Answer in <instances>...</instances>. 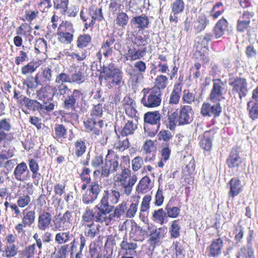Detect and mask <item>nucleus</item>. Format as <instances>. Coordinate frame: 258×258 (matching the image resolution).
Wrapping results in <instances>:
<instances>
[{"label":"nucleus","instance_id":"nucleus-50","mask_svg":"<svg viewBox=\"0 0 258 258\" xmlns=\"http://www.w3.org/2000/svg\"><path fill=\"white\" fill-rule=\"evenodd\" d=\"M71 83H75L80 84L84 82V77L80 72H75V73L70 75Z\"/></svg>","mask_w":258,"mask_h":258},{"label":"nucleus","instance_id":"nucleus-24","mask_svg":"<svg viewBox=\"0 0 258 258\" xmlns=\"http://www.w3.org/2000/svg\"><path fill=\"white\" fill-rule=\"evenodd\" d=\"M147 229L150 231L149 234V240L154 244L157 243L159 242L161 238L162 237L161 231L163 230L162 228H160L159 229L154 228L152 229L150 226H148Z\"/></svg>","mask_w":258,"mask_h":258},{"label":"nucleus","instance_id":"nucleus-48","mask_svg":"<svg viewBox=\"0 0 258 258\" xmlns=\"http://www.w3.org/2000/svg\"><path fill=\"white\" fill-rule=\"evenodd\" d=\"M201 147L205 150L209 151L212 147L211 139L208 136L205 135L200 143Z\"/></svg>","mask_w":258,"mask_h":258},{"label":"nucleus","instance_id":"nucleus-31","mask_svg":"<svg viewBox=\"0 0 258 258\" xmlns=\"http://www.w3.org/2000/svg\"><path fill=\"white\" fill-rule=\"evenodd\" d=\"M18 248L15 244L7 245L5 250L2 251V256L10 257L15 256L18 251Z\"/></svg>","mask_w":258,"mask_h":258},{"label":"nucleus","instance_id":"nucleus-47","mask_svg":"<svg viewBox=\"0 0 258 258\" xmlns=\"http://www.w3.org/2000/svg\"><path fill=\"white\" fill-rule=\"evenodd\" d=\"M35 49L38 52H44L47 50V41L43 38H39L36 41Z\"/></svg>","mask_w":258,"mask_h":258},{"label":"nucleus","instance_id":"nucleus-41","mask_svg":"<svg viewBox=\"0 0 258 258\" xmlns=\"http://www.w3.org/2000/svg\"><path fill=\"white\" fill-rule=\"evenodd\" d=\"M128 21V17L126 13L123 12L119 13L116 19V24L122 27H124Z\"/></svg>","mask_w":258,"mask_h":258},{"label":"nucleus","instance_id":"nucleus-8","mask_svg":"<svg viewBox=\"0 0 258 258\" xmlns=\"http://www.w3.org/2000/svg\"><path fill=\"white\" fill-rule=\"evenodd\" d=\"M221 112L222 108L219 103L213 105L209 103H204L201 110V113L203 116H214L215 118L219 116Z\"/></svg>","mask_w":258,"mask_h":258},{"label":"nucleus","instance_id":"nucleus-2","mask_svg":"<svg viewBox=\"0 0 258 258\" xmlns=\"http://www.w3.org/2000/svg\"><path fill=\"white\" fill-rule=\"evenodd\" d=\"M101 75L106 79H112L116 85H119L122 82V73L119 69L114 68V66H99Z\"/></svg>","mask_w":258,"mask_h":258},{"label":"nucleus","instance_id":"nucleus-11","mask_svg":"<svg viewBox=\"0 0 258 258\" xmlns=\"http://www.w3.org/2000/svg\"><path fill=\"white\" fill-rule=\"evenodd\" d=\"M86 130L87 132H91L95 135H99L100 129L102 127L103 122L102 120H97L94 117L88 118L84 121Z\"/></svg>","mask_w":258,"mask_h":258},{"label":"nucleus","instance_id":"nucleus-46","mask_svg":"<svg viewBox=\"0 0 258 258\" xmlns=\"http://www.w3.org/2000/svg\"><path fill=\"white\" fill-rule=\"evenodd\" d=\"M180 92L181 89L180 88H178V86H174V90L170 95V103L177 104L178 102Z\"/></svg>","mask_w":258,"mask_h":258},{"label":"nucleus","instance_id":"nucleus-58","mask_svg":"<svg viewBox=\"0 0 258 258\" xmlns=\"http://www.w3.org/2000/svg\"><path fill=\"white\" fill-rule=\"evenodd\" d=\"M143 164V158L140 156L136 157L132 160V168L134 171L140 169Z\"/></svg>","mask_w":258,"mask_h":258},{"label":"nucleus","instance_id":"nucleus-60","mask_svg":"<svg viewBox=\"0 0 258 258\" xmlns=\"http://www.w3.org/2000/svg\"><path fill=\"white\" fill-rule=\"evenodd\" d=\"M23 48L26 51H21L20 52V55L16 57L15 61L17 64L23 62L28 57L27 53L28 52V48L24 46H23Z\"/></svg>","mask_w":258,"mask_h":258},{"label":"nucleus","instance_id":"nucleus-28","mask_svg":"<svg viewBox=\"0 0 258 258\" xmlns=\"http://www.w3.org/2000/svg\"><path fill=\"white\" fill-rule=\"evenodd\" d=\"M120 247L122 249L126 251V254H127V251L131 255H134L136 253L135 249L137 247L136 243L131 242H128L126 240H123L120 243Z\"/></svg>","mask_w":258,"mask_h":258},{"label":"nucleus","instance_id":"nucleus-33","mask_svg":"<svg viewBox=\"0 0 258 258\" xmlns=\"http://www.w3.org/2000/svg\"><path fill=\"white\" fill-rule=\"evenodd\" d=\"M136 102H132L131 104L130 103V105L127 106V107H125V113L126 114L130 117L132 118H134L135 120L138 121V119L140 118L138 111L135 108Z\"/></svg>","mask_w":258,"mask_h":258},{"label":"nucleus","instance_id":"nucleus-3","mask_svg":"<svg viewBox=\"0 0 258 258\" xmlns=\"http://www.w3.org/2000/svg\"><path fill=\"white\" fill-rule=\"evenodd\" d=\"M107 196V195H103L100 203L95 207V209L98 210L96 217V222L103 223L105 221L106 215L111 212L114 208L113 206L109 204Z\"/></svg>","mask_w":258,"mask_h":258},{"label":"nucleus","instance_id":"nucleus-53","mask_svg":"<svg viewBox=\"0 0 258 258\" xmlns=\"http://www.w3.org/2000/svg\"><path fill=\"white\" fill-rule=\"evenodd\" d=\"M96 216L97 214H95L92 210L87 208L82 216V218L85 222H89L91 221L93 219L96 221Z\"/></svg>","mask_w":258,"mask_h":258},{"label":"nucleus","instance_id":"nucleus-45","mask_svg":"<svg viewBox=\"0 0 258 258\" xmlns=\"http://www.w3.org/2000/svg\"><path fill=\"white\" fill-rule=\"evenodd\" d=\"M167 78L166 76L160 75L156 79V85L153 88H157L161 91V89H164L167 85Z\"/></svg>","mask_w":258,"mask_h":258},{"label":"nucleus","instance_id":"nucleus-29","mask_svg":"<svg viewBox=\"0 0 258 258\" xmlns=\"http://www.w3.org/2000/svg\"><path fill=\"white\" fill-rule=\"evenodd\" d=\"M137 128V125L134 124L133 121L128 120L123 129L121 131L122 136H127L133 134Z\"/></svg>","mask_w":258,"mask_h":258},{"label":"nucleus","instance_id":"nucleus-30","mask_svg":"<svg viewBox=\"0 0 258 258\" xmlns=\"http://www.w3.org/2000/svg\"><path fill=\"white\" fill-rule=\"evenodd\" d=\"M57 35L58 36V40L62 43L66 44H70L73 40V34L70 32L58 31Z\"/></svg>","mask_w":258,"mask_h":258},{"label":"nucleus","instance_id":"nucleus-35","mask_svg":"<svg viewBox=\"0 0 258 258\" xmlns=\"http://www.w3.org/2000/svg\"><path fill=\"white\" fill-rule=\"evenodd\" d=\"M172 14H178L184 9V3L182 0H176L171 6Z\"/></svg>","mask_w":258,"mask_h":258},{"label":"nucleus","instance_id":"nucleus-39","mask_svg":"<svg viewBox=\"0 0 258 258\" xmlns=\"http://www.w3.org/2000/svg\"><path fill=\"white\" fill-rule=\"evenodd\" d=\"M35 217V212L34 211H30L24 215L22 222L26 226H30L34 222Z\"/></svg>","mask_w":258,"mask_h":258},{"label":"nucleus","instance_id":"nucleus-57","mask_svg":"<svg viewBox=\"0 0 258 258\" xmlns=\"http://www.w3.org/2000/svg\"><path fill=\"white\" fill-rule=\"evenodd\" d=\"M87 226L89 229L88 231L86 232V235L92 238L94 237L99 232V226H96L93 223Z\"/></svg>","mask_w":258,"mask_h":258},{"label":"nucleus","instance_id":"nucleus-34","mask_svg":"<svg viewBox=\"0 0 258 258\" xmlns=\"http://www.w3.org/2000/svg\"><path fill=\"white\" fill-rule=\"evenodd\" d=\"M179 220L172 221L171 225L169 228V233L171 238H176L180 236V226L178 224Z\"/></svg>","mask_w":258,"mask_h":258},{"label":"nucleus","instance_id":"nucleus-22","mask_svg":"<svg viewBox=\"0 0 258 258\" xmlns=\"http://www.w3.org/2000/svg\"><path fill=\"white\" fill-rule=\"evenodd\" d=\"M209 23V21L206 16H200L194 23V29L196 32L200 33L205 29Z\"/></svg>","mask_w":258,"mask_h":258},{"label":"nucleus","instance_id":"nucleus-18","mask_svg":"<svg viewBox=\"0 0 258 258\" xmlns=\"http://www.w3.org/2000/svg\"><path fill=\"white\" fill-rule=\"evenodd\" d=\"M230 190L228 192L229 198H234L241 191L242 185L241 181L237 178H232L229 181Z\"/></svg>","mask_w":258,"mask_h":258},{"label":"nucleus","instance_id":"nucleus-38","mask_svg":"<svg viewBox=\"0 0 258 258\" xmlns=\"http://www.w3.org/2000/svg\"><path fill=\"white\" fill-rule=\"evenodd\" d=\"M70 237L69 232H61L56 234L55 240L57 243L61 244L68 242L70 240Z\"/></svg>","mask_w":258,"mask_h":258},{"label":"nucleus","instance_id":"nucleus-56","mask_svg":"<svg viewBox=\"0 0 258 258\" xmlns=\"http://www.w3.org/2000/svg\"><path fill=\"white\" fill-rule=\"evenodd\" d=\"M90 14L92 16V19L94 20L101 21L103 19L101 8H96L95 9L90 10Z\"/></svg>","mask_w":258,"mask_h":258},{"label":"nucleus","instance_id":"nucleus-16","mask_svg":"<svg viewBox=\"0 0 258 258\" xmlns=\"http://www.w3.org/2000/svg\"><path fill=\"white\" fill-rule=\"evenodd\" d=\"M226 163L229 168L238 167L242 163V159L239 156L237 150L233 148L228 156Z\"/></svg>","mask_w":258,"mask_h":258},{"label":"nucleus","instance_id":"nucleus-1","mask_svg":"<svg viewBox=\"0 0 258 258\" xmlns=\"http://www.w3.org/2000/svg\"><path fill=\"white\" fill-rule=\"evenodd\" d=\"M167 109H168L167 126L170 130H174L177 124L178 125L189 124L193 121L194 112L189 105L183 106L179 111H178V109H174L172 112V109L171 111L168 108Z\"/></svg>","mask_w":258,"mask_h":258},{"label":"nucleus","instance_id":"nucleus-27","mask_svg":"<svg viewBox=\"0 0 258 258\" xmlns=\"http://www.w3.org/2000/svg\"><path fill=\"white\" fill-rule=\"evenodd\" d=\"M151 182L149 177L145 176L143 177L140 181L138 184L136 190L138 192L144 193L146 192L147 189L149 188Z\"/></svg>","mask_w":258,"mask_h":258},{"label":"nucleus","instance_id":"nucleus-42","mask_svg":"<svg viewBox=\"0 0 258 258\" xmlns=\"http://www.w3.org/2000/svg\"><path fill=\"white\" fill-rule=\"evenodd\" d=\"M167 216L172 218H176L179 213L180 209L177 207H171L170 202L165 207Z\"/></svg>","mask_w":258,"mask_h":258},{"label":"nucleus","instance_id":"nucleus-17","mask_svg":"<svg viewBox=\"0 0 258 258\" xmlns=\"http://www.w3.org/2000/svg\"><path fill=\"white\" fill-rule=\"evenodd\" d=\"M228 24L227 21L224 18L217 22L213 28L214 33L216 38L221 37L225 32L229 31Z\"/></svg>","mask_w":258,"mask_h":258},{"label":"nucleus","instance_id":"nucleus-23","mask_svg":"<svg viewBox=\"0 0 258 258\" xmlns=\"http://www.w3.org/2000/svg\"><path fill=\"white\" fill-rule=\"evenodd\" d=\"M131 236L136 241H141L144 240L143 236L142 228L138 225L136 223L132 225L130 231Z\"/></svg>","mask_w":258,"mask_h":258},{"label":"nucleus","instance_id":"nucleus-44","mask_svg":"<svg viewBox=\"0 0 258 258\" xmlns=\"http://www.w3.org/2000/svg\"><path fill=\"white\" fill-rule=\"evenodd\" d=\"M55 138H64L67 134V129L62 124H56L54 127Z\"/></svg>","mask_w":258,"mask_h":258},{"label":"nucleus","instance_id":"nucleus-55","mask_svg":"<svg viewBox=\"0 0 258 258\" xmlns=\"http://www.w3.org/2000/svg\"><path fill=\"white\" fill-rule=\"evenodd\" d=\"M171 248L175 250L173 258H181L183 256V250L181 246L178 245V242H174L171 246Z\"/></svg>","mask_w":258,"mask_h":258},{"label":"nucleus","instance_id":"nucleus-25","mask_svg":"<svg viewBox=\"0 0 258 258\" xmlns=\"http://www.w3.org/2000/svg\"><path fill=\"white\" fill-rule=\"evenodd\" d=\"M237 258H253L254 257V251L249 244L246 247H242L240 250L238 252L237 254Z\"/></svg>","mask_w":258,"mask_h":258},{"label":"nucleus","instance_id":"nucleus-13","mask_svg":"<svg viewBox=\"0 0 258 258\" xmlns=\"http://www.w3.org/2000/svg\"><path fill=\"white\" fill-rule=\"evenodd\" d=\"M118 167V162L114 159L105 161L101 168V176L108 177L110 173L117 171Z\"/></svg>","mask_w":258,"mask_h":258},{"label":"nucleus","instance_id":"nucleus-7","mask_svg":"<svg viewBox=\"0 0 258 258\" xmlns=\"http://www.w3.org/2000/svg\"><path fill=\"white\" fill-rule=\"evenodd\" d=\"M72 218V213L68 210L62 215L58 214L57 217L53 221L55 228L58 230L67 229L69 224H71Z\"/></svg>","mask_w":258,"mask_h":258},{"label":"nucleus","instance_id":"nucleus-59","mask_svg":"<svg viewBox=\"0 0 258 258\" xmlns=\"http://www.w3.org/2000/svg\"><path fill=\"white\" fill-rule=\"evenodd\" d=\"M30 200V197L28 195H23L19 198L17 204L20 207L24 208L29 204Z\"/></svg>","mask_w":258,"mask_h":258},{"label":"nucleus","instance_id":"nucleus-5","mask_svg":"<svg viewBox=\"0 0 258 258\" xmlns=\"http://www.w3.org/2000/svg\"><path fill=\"white\" fill-rule=\"evenodd\" d=\"M229 85L232 87V91L238 93L239 98L246 96L247 92V83L245 79L236 77L230 79Z\"/></svg>","mask_w":258,"mask_h":258},{"label":"nucleus","instance_id":"nucleus-12","mask_svg":"<svg viewBox=\"0 0 258 258\" xmlns=\"http://www.w3.org/2000/svg\"><path fill=\"white\" fill-rule=\"evenodd\" d=\"M81 98H83V94L78 90H74L72 94L66 98L64 101V108L75 110L76 103Z\"/></svg>","mask_w":258,"mask_h":258},{"label":"nucleus","instance_id":"nucleus-36","mask_svg":"<svg viewBox=\"0 0 258 258\" xmlns=\"http://www.w3.org/2000/svg\"><path fill=\"white\" fill-rule=\"evenodd\" d=\"M75 154L78 157H81L86 152V146L84 142L77 140L75 143Z\"/></svg>","mask_w":258,"mask_h":258},{"label":"nucleus","instance_id":"nucleus-10","mask_svg":"<svg viewBox=\"0 0 258 258\" xmlns=\"http://www.w3.org/2000/svg\"><path fill=\"white\" fill-rule=\"evenodd\" d=\"M224 84L219 79L213 80V86L210 93V98L214 101L221 100L224 99L223 97Z\"/></svg>","mask_w":258,"mask_h":258},{"label":"nucleus","instance_id":"nucleus-19","mask_svg":"<svg viewBox=\"0 0 258 258\" xmlns=\"http://www.w3.org/2000/svg\"><path fill=\"white\" fill-rule=\"evenodd\" d=\"M250 14L248 12H244L241 17L237 21V30L238 32H243L249 27L250 23Z\"/></svg>","mask_w":258,"mask_h":258},{"label":"nucleus","instance_id":"nucleus-62","mask_svg":"<svg viewBox=\"0 0 258 258\" xmlns=\"http://www.w3.org/2000/svg\"><path fill=\"white\" fill-rule=\"evenodd\" d=\"M103 163V157L102 155H96L91 161V165L94 168L99 167Z\"/></svg>","mask_w":258,"mask_h":258},{"label":"nucleus","instance_id":"nucleus-20","mask_svg":"<svg viewBox=\"0 0 258 258\" xmlns=\"http://www.w3.org/2000/svg\"><path fill=\"white\" fill-rule=\"evenodd\" d=\"M223 245L222 240L219 238L213 241L209 246V256H217L221 251V249Z\"/></svg>","mask_w":258,"mask_h":258},{"label":"nucleus","instance_id":"nucleus-40","mask_svg":"<svg viewBox=\"0 0 258 258\" xmlns=\"http://www.w3.org/2000/svg\"><path fill=\"white\" fill-rule=\"evenodd\" d=\"M153 217L155 220L158 221L161 224H163L165 218H167V216L166 212L163 209H160L154 211Z\"/></svg>","mask_w":258,"mask_h":258},{"label":"nucleus","instance_id":"nucleus-63","mask_svg":"<svg viewBox=\"0 0 258 258\" xmlns=\"http://www.w3.org/2000/svg\"><path fill=\"white\" fill-rule=\"evenodd\" d=\"M151 200V196H145L143 199L141 207V212H144L149 208V203Z\"/></svg>","mask_w":258,"mask_h":258},{"label":"nucleus","instance_id":"nucleus-49","mask_svg":"<svg viewBox=\"0 0 258 258\" xmlns=\"http://www.w3.org/2000/svg\"><path fill=\"white\" fill-rule=\"evenodd\" d=\"M101 187L99 186L97 181L91 182L89 185V190L92 195L97 198L101 191Z\"/></svg>","mask_w":258,"mask_h":258},{"label":"nucleus","instance_id":"nucleus-51","mask_svg":"<svg viewBox=\"0 0 258 258\" xmlns=\"http://www.w3.org/2000/svg\"><path fill=\"white\" fill-rule=\"evenodd\" d=\"M70 32L73 34L74 32L73 24L69 22H62L59 26L57 31Z\"/></svg>","mask_w":258,"mask_h":258},{"label":"nucleus","instance_id":"nucleus-37","mask_svg":"<svg viewBox=\"0 0 258 258\" xmlns=\"http://www.w3.org/2000/svg\"><path fill=\"white\" fill-rule=\"evenodd\" d=\"M91 41V37L89 34L80 35L78 38L77 46L81 48L85 47Z\"/></svg>","mask_w":258,"mask_h":258},{"label":"nucleus","instance_id":"nucleus-4","mask_svg":"<svg viewBox=\"0 0 258 258\" xmlns=\"http://www.w3.org/2000/svg\"><path fill=\"white\" fill-rule=\"evenodd\" d=\"M161 91L158 89L152 88L147 98L146 96L144 95L141 99V103L146 107H157L160 105L161 102Z\"/></svg>","mask_w":258,"mask_h":258},{"label":"nucleus","instance_id":"nucleus-21","mask_svg":"<svg viewBox=\"0 0 258 258\" xmlns=\"http://www.w3.org/2000/svg\"><path fill=\"white\" fill-rule=\"evenodd\" d=\"M27 172V175L30 174V171L28 169L27 166L24 162L18 164L14 171V174L16 178L19 181H23L26 178L23 176V174Z\"/></svg>","mask_w":258,"mask_h":258},{"label":"nucleus","instance_id":"nucleus-64","mask_svg":"<svg viewBox=\"0 0 258 258\" xmlns=\"http://www.w3.org/2000/svg\"><path fill=\"white\" fill-rule=\"evenodd\" d=\"M55 82L57 83H59L60 82L71 83L70 76L67 75L66 73H62L57 76Z\"/></svg>","mask_w":258,"mask_h":258},{"label":"nucleus","instance_id":"nucleus-9","mask_svg":"<svg viewBox=\"0 0 258 258\" xmlns=\"http://www.w3.org/2000/svg\"><path fill=\"white\" fill-rule=\"evenodd\" d=\"M146 66H128L126 71L131 76L133 82L135 83H141L143 79L142 72H145Z\"/></svg>","mask_w":258,"mask_h":258},{"label":"nucleus","instance_id":"nucleus-14","mask_svg":"<svg viewBox=\"0 0 258 258\" xmlns=\"http://www.w3.org/2000/svg\"><path fill=\"white\" fill-rule=\"evenodd\" d=\"M52 221V216L48 212L40 213L38 218L37 227L42 231H45L49 228Z\"/></svg>","mask_w":258,"mask_h":258},{"label":"nucleus","instance_id":"nucleus-6","mask_svg":"<svg viewBox=\"0 0 258 258\" xmlns=\"http://www.w3.org/2000/svg\"><path fill=\"white\" fill-rule=\"evenodd\" d=\"M144 119L145 123L156 126L155 128L152 131V136H155L160 125L161 115L159 111H149L144 114Z\"/></svg>","mask_w":258,"mask_h":258},{"label":"nucleus","instance_id":"nucleus-26","mask_svg":"<svg viewBox=\"0 0 258 258\" xmlns=\"http://www.w3.org/2000/svg\"><path fill=\"white\" fill-rule=\"evenodd\" d=\"M213 38V35L212 34L210 33H206L205 35H201L197 37L196 42L201 45V47H203L204 49L208 50V43Z\"/></svg>","mask_w":258,"mask_h":258},{"label":"nucleus","instance_id":"nucleus-61","mask_svg":"<svg viewBox=\"0 0 258 258\" xmlns=\"http://www.w3.org/2000/svg\"><path fill=\"white\" fill-rule=\"evenodd\" d=\"M249 117L255 120L258 117V102H255L252 107L249 109Z\"/></svg>","mask_w":258,"mask_h":258},{"label":"nucleus","instance_id":"nucleus-43","mask_svg":"<svg viewBox=\"0 0 258 258\" xmlns=\"http://www.w3.org/2000/svg\"><path fill=\"white\" fill-rule=\"evenodd\" d=\"M103 195H107V199H109L112 204H116L120 197L119 191L115 190H105Z\"/></svg>","mask_w":258,"mask_h":258},{"label":"nucleus","instance_id":"nucleus-15","mask_svg":"<svg viewBox=\"0 0 258 258\" xmlns=\"http://www.w3.org/2000/svg\"><path fill=\"white\" fill-rule=\"evenodd\" d=\"M149 20L148 17L145 15L133 17L131 20V25L132 27L143 30L148 27Z\"/></svg>","mask_w":258,"mask_h":258},{"label":"nucleus","instance_id":"nucleus-32","mask_svg":"<svg viewBox=\"0 0 258 258\" xmlns=\"http://www.w3.org/2000/svg\"><path fill=\"white\" fill-rule=\"evenodd\" d=\"M172 137L171 132L168 130H162L158 135V140L164 142L162 144H169L170 145V140Z\"/></svg>","mask_w":258,"mask_h":258},{"label":"nucleus","instance_id":"nucleus-54","mask_svg":"<svg viewBox=\"0 0 258 258\" xmlns=\"http://www.w3.org/2000/svg\"><path fill=\"white\" fill-rule=\"evenodd\" d=\"M10 119L3 118L0 120V131L5 132H9L12 126L10 123Z\"/></svg>","mask_w":258,"mask_h":258},{"label":"nucleus","instance_id":"nucleus-52","mask_svg":"<svg viewBox=\"0 0 258 258\" xmlns=\"http://www.w3.org/2000/svg\"><path fill=\"white\" fill-rule=\"evenodd\" d=\"M169 144H162V147L161 150V153L162 155V160L164 161H167L169 159V157L171 154V150L169 149Z\"/></svg>","mask_w":258,"mask_h":258}]
</instances>
